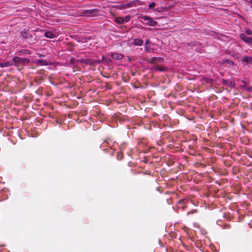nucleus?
<instances>
[{
  "mask_svg": "<svg viewBox=\"0 0 252 252\" xmlns=\"http://www.w3.org/2000/svg\"><path fill=\"white\" fill-rule=\"evenodd\" d=\"M13 65V63H11V62H10L0 63V67H1L9 66H11Z\"/></svg>",
  "mask_w": 252,
  "mask_h": 252,
  "instance_id": "nucleus-5",
  "label": "nucleus"
},
{
  "mask_svg": "<svg viewBox=\"0 0 252 252\" xmlns=\"http://www.w3.org/2000/svg\"><path fill=\"white\" fill-rule=\"evenodd\" d=\"M243 61L248 63L252 64V57L245 56L243 58Z\"/></svg>",
  "mask_w": 252,
  "mask_h": 252,
  "instance_id": "nucleus-6",
  "label": "nucleus"
},
{
  "mask_svg": "<svg viewBox=\"0 0 252 252\" xmlns=\"http://www.w3.org/2000/svg\"><path fill=\"white\" fill-rule=\"evenodd\" d=\"M129 20H130V17H129V16H127L125 18V21H126V22L129 21Z\"/></svg>",
  "mask_w": 252,
  "mask_h": 252,
  "instance_id": "nucleus-15",
  "label": "nucleus"
},
{
  "mask_svg": "<svg viewBox=\"0 0 252 252\" xmlns=\"http://www.w3.org/2000/svg\"><path fill=\"white\" fill-rule=\"evenodd\" d=\"M163 62V59L162 58L153 57L151 59V62L153 63Z\"/></svg>",
  "mask_w": 252,
  "mask_h": 252,
  "instance_id": "nucleus-4",
  "label": "nucleus"
},
{
  "mask_svg": "<svg viewBox=\"0 0 252 252\" xmlns=\"http://www.w3.org/2000/svg\"><path fill=\"white\" fill-rule=\"evenodd\" d=\"M159 8H156V9H155V11H159Z\"/></svg>",
  "mask_w": 252,
  "mask_h": 252,
  "instance_id": "nucleus-18",
  "label": "nucleus"
},
{
  "mask_svg": "<svg viewBox=\"0 0 252 252\" xmlns=\"http://www.w3.org/2000/svg\"><path fill=\"white\" fill-rule=\"evenodd\" d=\"M45 36L49 38H53L54 37V34L51 32H45Z\"/></svg>",
  "mask_w": 252,
  "mask_h": 252,
  "instance_id": "nucleus-9",
  "label": "nucleus"
},
{
  "mask_svg": "<svg viewBox=\"0 0 252 252\" xmlns=\"http://www.w3.org/2000/svg\"><path fill=\"white\" fill-rule=\"evenodd\" d=\"M149 40L147 39L146 43H145V46H148V44H149Z\"/></svg>",
  "mask_w": 252,
  "mask_h": 252,
  "instance_id": "nucleus-17",
  "label": "nucleus"
},
{
  "mask_svg": "<svg viewBox=\"0 0 252 252\" xmlns=\"http://www.w3.org/2000/svg\"><path fill=\"white\" fill-rule=\"evenodd\" d=\"M22 64H24L25 63H30V60L27 58H22Z\"/></svg>",
  "mask_w": 252,
  "mask_h": 252,
  "instance_id": "nucleus-11",
  "label": "nucleus"
},
{
  "mask_svg": "<svg viewBox=\"0 0 252 252\" xmlns=\"http://www.w3.org/2000/svg\"><path fill=\"white\" fill-rule=\"evenodd\" d=\"M112 57L116 60H119L122 58L123 56L122 55H120L117 53H114L112 54Z\"/></svg>",
  "mask_w": 252,
  "mask_h": 252,
  "instance_id": "nucleus-8",
  "label": "nucleus"
},
{
  "mask_svg": "<svg viewBox=\"0 0 252 252\" xmlns=\"http://www.w3.org/2000/svg\"><path fill=\"white\" fill-rule=\"evenodd\" d=\"M240 37L242 40H244L245 42L249 44H252V38L250 37L246 36L245 34L243 33L241 34L240 35Z\"/></svg>",
  "mask_w": 252,
  "mask_h": 252,
  "instance_id": "nucleus-2",
  "label": "nucleus"
},
{
  "mask_svg": "<svg viewBox=\"0 0 252 252\" xmlns=\"http://www.w3.org/2000/svg\"><path fill=\"white\" fill-rule=\"evenodd\" d=\"M245 32L248 35H251L252 34V32L250 29H247Z\"/></svg>",
  "mask_w": 252,
  "mask_h": 252,
  "instance_id": "nucleus-13",
  "label": "nucleus"
},
{
  "mask_svg": "<svg viewBox=\"0 0 252 252\" xmlns=\"http://www.w3.org/2000/svg\"><path fill=\"white\" fill-rule=\"evenodd\" d=\"M115 21L119 24H121L124 22V19L122 17H118L116 18Z\"/></svg>",
  "mask_w": 252,
  "mask_h": 252,
  "instance_id": "nucleus-10",
  "label": "nucleus"
},
{
  "mask_svg": "<svg viewBox=\"0 0 252 252\" xmlns=\"http://www.w3.org/2000/svg\"><path fill=\"white\" fill-rule=\"evenodd\" d=\"M143 41L142 39L137 38L134 39V44L137 46H140L142 45Z\"/></svg>",
  "mask_w": 252,
  "mask_h": 252,
  "instance_id": "nucleus-7",
  "label": "nucleus"
},
{
  "mask_svg": "<svg viewBox=\"0 0 252 252\" xmlns=\"http://www.w3.org/2000/svg\"><path fill=\"white\" fill-rule=\"evenodd\" d=\"M156 4L154 2H152L151 3H150L149 5V9H153L154 7L156 6Z\"/></svg>",
  "mask_w": 252,
  "mask_h": 252,
  "instance_id": "nucleus-12",
  "label": "nucleus"
},
{
  "mask_svg": "<svg viewBox=\"0 0 252 252\" xmlns=\"http://www.w3.org/2000/svg\"><path fill=\"white\" fill-rule=\"evenodd\" d=\"M242 82H243V83H244V84L245 85H246V83H245V82H244V81H242Z\"/></svg>",
  "mask_w": 252,
  "mask_h": 252,
  "instance_id": "nucleus-19",
  "label": "nucleus"
},
{
  "mask_svg": "<svg viewBox=\"0 0 252 252\" xmlns=\"http://www.w3.org/2000/svg\"><path fill=\"white\" fill-rule=\"evenodd\" d=\"M145 50L147 52H152L153 50L149 47V46H145Z\"/></svg>",
  "mask_w": 252,
  "mask_h": 252,
  "instance_id": "nucleus-14",
  "label": "nucleus"
},
{
  "mask_svg": "<svg viewBox=\"0 0 252 252\" xmlns=\"http://www.w3.org/2000/svg\"><path fill=\"white\" fill-rule=\"evenodd\" d=\"M11 63H13V65L22 64V58L18 57H14L12 59V62H11Z\"/></svg>",
  "mask_w": 252,
  "mask_h": 252,
  "instance_id": "nucleus-3",
  "label": "nucleus"
},
{
  "mask_svg": "<svg viewBox=\"0 0 252 252\" xmlns=\"http://www.w3.org/2000/svg\"><path fill=\"white\" fill-rule=\"evenodd\" d=\"M157 70H160V71H163L164 68L163 67H158L157 69Z\"/></svg>",
  "mask_w": 252,
  "mask_h": 252,
  "instance_id": "nucleus-16",
  "label": "nucleus"
},
{
  "mask_svg": "<svg viewBox=\"0 0 252 252\" xmlns=\"http://www.w3.org/2000/svg\"><path fill=\"white\" fill-rule=\"evenodd\" d=\"M141 19L140 21L144 23V21L146 22L145 24L151 27H154L158 25V22L155 21L152 17L146 15H142L140 17Z\"/></svg>",
  "mask_w": 252,
  "mask_h": 252,
  "instance_id": "nucleus-1",
  "label": "nucleus"
}]
</instances>
